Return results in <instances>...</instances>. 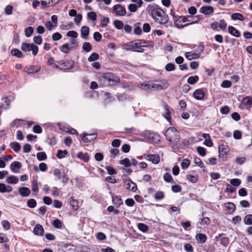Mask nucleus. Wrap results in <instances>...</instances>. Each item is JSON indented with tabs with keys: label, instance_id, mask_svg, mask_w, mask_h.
Masks as SVG:
<instances>
[{
	"label": "nucleus",
	"instance_id": "f257e3e1",
	"mask_svg": "<svg viewBox=\"0 0 252 252\" xmlns=\"http://www.w3.org/2000/svg\"><path fill=\"white\" fill-rule=\"evenodd\" d=\"M147 10L151 12V15L155 21L161 25H164L168 21V16L160 8L155 7L152 5H148Z\"/></svg>",
	"mask_w": 252,
	"mask_h": 252
},
{
	"label": "nucleus",
	"instance_id": "f03ea898",
	"mask_svg": "<svg viewBox=\"0 0 252 252\" xmlns=\"http://www.w3.org/2000/svg\"><path fill=\"white\" fill-rule=\"evenodd\" d=\"M120 81V79L111 72L104 73L99 78L100 85L104 87L115 85Z\"/></svg>",
	"mask_w": 252,
	"mask_h": 252
},
{
	"label": "nucleus",
	"instance_id": "7ed1b4c3",
	"mask_svg": "<svg viewBox=\"0 0 252 252\" xmlns=\"http://www.w3.org/2000/svg\"><path fill=\"white\" fill-rule=\"evenodd\" d=\"M165 136L171 145H176L180 141L179 132L175 127H169L165 132Z\"/></svg>",
	"mask_w": 252,
	"mask_h": 252
},
{
	"label": "nucleus",
	"instance_id": "20e7f679",
	"mask_svg": "<svg viewBox=\"0 0 252 252\" xmlns=\"http://www.w3.org/2000/svg\"><path fill=\"white\" fill-rule=\"evenodd\" d=\"M191 17V16L190 15L178 16L177 19L174 20V23L175 27L178 29H182L185 27L188 26L189 25L198 23V21L200 19L199 16H196L195 17L197 18V19L195 21L191 22L185 25H182L180 24L182 22L185 23L186 21H187L188 18Z\"/></svg>",
	"mask_w": 252,
	"mask_h": 252
},
{
	"label": "nucleus",
	"instance_id": "39448f33",
	"mask_svg": "<svg viewBox=\"0 0 252 252\" xmlns=\"http://www.w3.org/2000/svg\"><path fill=\"white\" fill-rule=\"evenodd\" d=\"M21 48L24 52L32 51V53L34 56L36 55L38 52V47L33 43H23Z\"/></svg>",
	"mask_w": 252,
	"mask_h": 252
},
{
	"label": "nucleus",
	"instance_id": "423d86ee",
	"mask_svg": "<svg viewBox=\"0 0 252 252\" xmlns=\"http://www.w3.org/2000/svg\"><path fill=\"white\" fill-rule=\"evenodd\" d=\"M81 137L84 142L89 143L96 139L97 134L95 133L92 134L83 133L81 134Z\"/></svg>",
	"mask_w": 252,
	"mask_h": 252
},
{
	"label": "nucleus",
	"instance_id": "0eeeda50",
	"mask_svg": "<svg viewBox=\"0 0 252 252\" xmlns=\"http://www.w3.org/2000/svg\"><path fill=\"white\" fill-rule=\"evenodd\" d=\"M113 9L117 15L125 16L126 14V8L121 4H117L115 5L113 7Z\"/></svg>",
	"mask_w": 252,
	"mask_h": 252
},
{
	"label": "nucleus",
	"instance_id": "6e6552de",
	"mask_svg": "<svg viewBox=\"0 0 252 252\" xmlns=\"http://www.w3.org/2000/svg\"><path fill=\"white\" fill-rule=\"evenodd\" d=\"M59 63L61 64L62 69H70L74 65V62L72 60L62 61L59 62Z\"/></svg>",
	"mask_w": 252,
	"mask_h": 252
},
{
	"label": "nucleus",
	"instance_id": "1a4fd4ad",
	"mask_svg": "<svg viewBox=\"0 0 252 252\" xmlns=\"http://www.w3.org/2000/svg\"><path fill=\"white\" fill-rule=\"evenodd\" d=\"M146 136L150 142L153 143H157L160 141L159 135L155 133L148 132L146 133Z\"/></svg>",
	"mask_w": 252,
	"mask_h": 252
},
{
	"label": "nucleus",
	"instance_id": "9d476101",
	"mask_svg": "<svg viewBox=\"0 0 252 252\" xmlns=\"http://www.w3.org/2000/svg\"><path fill=\"white\" fill-rule=\"evenodd\" d=\"M217 241H220V244L224 247H226L229 243V238L224 236V235L221 234L216 237Z\"/></svg>",
	"mask_w": 252,
	"mask_h": 252
},
{
	"label": "nucleus",
	"instance_id": "9b49d317",
	"mask_svg": "<svg viewBox=\"0 0 252 252\" xmlns=\"http://www.w3.org/2000/svg\"><path fill=\"white\" fill-rule=\"evenodd\" d=\"M80 32L81 38L85 40H88L90 32L89 27L87 26H84L81 28Z\"/></svg>",
	"mask_w": 252,
	"mask_h": 252
},
{
	"label": "nucleus",
	"instance_id": "f8f14e48",
	"mask_svg": "<svg viewBox=\"0 0 252 252\" xmlns=\"http://www.w3.org/2000/svg\"><path fill=\"white\" fill-rule=\"evenodd\" d=\"M125 183L126 184L127 186L126 188L133 191L135 192L137 190V186L136 185L133 183L130 179H126L125 180Z\"/></svg>",
	"mask_w": 252,
	"mask_h": 252
},
{
	"label": "nucleus",
	"instance_id": "ddd939ff",
	"mask_svg": "<svg viewBox=\"0 0 252 252\" xmlns=\"http://www.w3.org/2000/svg\"><path fill=\"white\" fill-rule=\"evenodd\" d=\"M24 70L25 72L29 74L35 73L37 72L40 70V67L38 66L30 65L26 66Z\"/></svg>",
	"mask_w": 252,
	"mask_h": 252
},
{
	"label": "nucleus",
	"instance_id": "4468645a",
	"mask_svg": "<svg viewBox=\"0 0 252 252\" xmlns=\"http://www.w3.org/2000/svg\"><path fill=\"white\" fill-rule=\"evenodd\" d=\"M148 41H146L143 39H138L134 41H132L129 43H127L126 44V46H132V47H137L138 45H141L142 44L148 43Z\"/></svg>",
	"mask_w": 252,
	"mask_h": 252
},
{
	"label": "nucleus",
	"instance_id": "2eb2a0df",
	"mask_svg": "<svg viewBox=\"0 0 252 252\" xmlns=\"http://www.w3.org/2000/svg\"><path fill=\"white\" fill-rule=\"evenodd\" d=\"M204 95L203 91L200 89L196 90L193 94V96L197 100H202Z\"/></svg>",
	"mask_w": 252,
	"mask_h": 252
},
{
	"label": "nucleus",
	"instance_id": "dca6fc26",
	"mask_svg": "<svg viewBox=\"0 0 252 252\" xmlns=\"http://www.w3.org/2000/svg\"><path fill=\"white\" fill-rule=\"evenodd\" d=\"M214 11V8L211 6H202L200 9V12L205 15H208L212 13Z\"/></svg>",
	"mask_w": 252,
	"mask_h": 252
},
{
	"label": "nucleus",
	"instance_id": "f3484780",
	"mask_svg": "<svg viewBox=\"0 0 252 252\" xmlns=\"http://www.w3.org/2000/svg\"><path fill=\"white\" fill-rule=\"evenodd\" d=\"M186 58L189 60L198 59L200 57V53H193L192 52H187L185 54Z\"/></svg>",
	"mask_w": 252,
	"mask_h": 252
},
{
	"label": "nucleus",
	"instance_id": "a211bd4d",
	"mask_svg": "<svg viewBox=\"0 0 252 252\" xmlns=\"http://www.w3.org/2000/svg\"><path fill=\"white\" fill-rule=\"evenodd\" d=\"M44 231L42 226L40 224H36L34 228L33 233L36 235L42 236Z\"/></svg>",
	"mask_w": 252,
	"mask_h": 252
},
{
	"label": "nucleus",
	"instance_id": "6ab92c4d",
	"mask_svg": "<svg viewBox=\"0 0 252 252\" xmlns=\"http://www.w3.org/2000/svg\"><path fill=\"white\" fill-rule=\"evenodd\" d=\"M219 150L220 157V156L224 157L227 155V153L229 151L228 148L227 146L224 145H220L219 146Z\"/></svg>",
	"mask_w": 252,
	"mask_h": 252
},
{
	"label": "nucleus",
	"instance_id": "aec40b11",
	"mask_svg": "<svg viewBox=\"0 0 252 252\" xmlns=\"http://www.w3.org/2000/svg\"><path fill=\"white\" fill-rule=\"evenodd\" d=\"M18 191L20 194L23 197L28 196L31 193L30 189L27 187H21Z\"/></svg>",
	"mask_w": 252,
	"mask_h": 252
},
{
	"label": "nucleus",
	"instance_id": "412c9836",
	"mask_svg": "<svg viewBox=\"0 0 252 252\" xmlns=\"http://www.w3.org/2000/svg\"><path fill=\"white\" fill-rule=\"evenodd\" d=\"M228 32L232 35L236 37L240 36V32L233 26H229L228 28Z\"/></svg>",
	"mask_w": 252,
	"mask_h": 252
},
{
	"label": "nucleus",
	"instance_id": "4be33fe9",
	"mask_svg": "<svg viewBox=\"0 0 252 252\" xmlns=\"http://www.w3.org/2000/svg\"><path fill=\"white\" fill-rule=\"evenodd\" d=\"M112 201L113 203L116 206V207H119L121 204H123V203L121 198L117 196H112Z\"/></svg>",
	"mask_w": 252,
	"mask_h": 252
},
{
	"label": "nucleus",
	"instance_id": "5701e85b",
	"mask_svg": "<svg viewBox=\"0 0 252 252\" xmlns=\"http://www.w3.org/2000/svg\"><path fill=\"white\" fill-rule=\"evenodd\" d=\"M225 206L227 208L228 213L229 214L233 213L236 209L235 205L232 202L225 203Z\"/></svg>",
	"mask_w": 252,
	"mask_h": 252
},
{
	"label": "nucleus",
	"instance_id": "b1692460",
	"mask_svg": "<svg viewBox=\"0 0 252 252\" xmlns=\"http://www.w3.org/2000/svg\"><path fill=\"white\" fill-rule=\"evenodd\" d=\"M195 238L198 241L200 242V243L202 244L204 243L207 240L206 235L202 233L197 234L196 235Z\"/></svg>",
	"mask_w": 252,
	"mask_h": 252
},
{
	"label": "nucleus",
	"instance_id": "393cba45",
	"mask_svg": "<svg viewBox=\"0 0 252 252\" xmlns=\"http://www.w3.org/2000/svg\"><path fill=\"white\" fill-rule=\"evenodd\" d=\"M231 19L233 20H240L243 21L244 20L245 18L243 15L239 13H234L231 15Z\"/></svg>",
	"mask_w": 252,
	"mask_h": 252
},
{
	"label": "nucleus",
	"instance_id": "a878e982",
	"mask_svg": "<svg viewBox=\"0 0 252 252\" xmlns=\"http://www.w3.org/2000/svg\"><path fill=\"white\" fill-rule=\"evenodd\" d=\"M243 104L247 106H252V97L251 96H246L242 100Z\"/></svg>",
	"mask_w": 252,
	"mask_h": 252
},
{
	"label": "nucleus",
	"instance_id": "bb28decb",
	"mask_svg": "<svg viewBox=\"0 0 252 252\" xmlns=\"http://www.w3.org/2000/svg\"><path fill=\"white\" fill-rule=\"evenodd\" d=\"M18 178L15 176H10L7 177L6 181L8 184H16L18 182Z\"/></svg>",
	"mask_w": 252,
	"mask_h": 252
},
{
	"label": "nucleus",
	"instance_id": "cd10ccee",
	"mask_svg": "<svg viewBox=\"0 0 252 252\" xmlns=\"http://www.w3.org/2000/svg\"><path fill=\"white\" fill-rule=\"evenodd\" d=\"M22 165L20 162L18 161H14L11 164V169L14 172H16V169H19L21 168Z\"/></svg>",
	"mask_w": 252,
	"mask_h": 252
},
{
	"label": "nucleus",
	"instance_id": "c85d7f7f",
	"mask_svg": "<svg viewBox=\"0 0 252 252\" xmlns=\"http://www.w3.org/2000/svg\"><path fill=\"white\" fill-rule=\"evenodd\" d=\"M94 156V158H103L102 154L100 153H96L95 154H89V153H83V158H90L91 157Z\"/></svg>",
	"mask_w": 252,
	"mask_h": 252
},
{
	"label": "nucleus",
	"instance_id": "c756f323",
	"mask_svg": "<svg viewBox=\"0 0 252 252\" xmlns=\"http://www.w3.org/2000/svg\"><path fill=\"white\" fill-rule=\"evenodd\" d=\"M129 48V50L139 53H143L144 51V49L142 48V46L140 45H138L137 47L127 46Z\"/></svg>",
	"mask_w": 252,
	"mask_h": 252
},
{
	"label": "nucleus",
	"instance_id": "7c9ffc66",
	"mask_svg": "<svg viewBox=\"0 0 252 252\" xmlns=\"http://www.w3.org/2000/svg\"><path fill=\"white\" fill-rule=\"evenodd\" d=\"M199 80V77L197 75L190 76L187 80V82L190 85L195 84Z\"/></svg>",
	"mask_w": 252,
	"mask_h": 252
},
{
	"label": "nucleus",
	"instance_id": "2f4dec72",
	"mask_svg": "<svg viewBox=\"0 0 252 252\" xmlns=\"http://www.w3.org/2000/svg\"><path fill=\"white\" fill-rule=\"evenodd\" d=\"M11 54L12 55L14 56L19 58L23 57L22 53L17 48L12 49L11 51Z\"/></svg>",
	"mask_w": 252,
	"mask_h": 252
},
{
	"label": "nucleus",
	"instance_id": "473e14b6",
	"mask_svg": "<svg viewBox=\"0 0 252 252\" xmlns=\"http://www.w3.org/2000/svg\"><path fill=\"white\" fill-rule=\"evenodd\" d=\"M10 147L15 152H18L21 150L20 144L16 142H12L10 144Z\"/></svg>",
	"mask_w": 252,
	"mask_h": 252
},
{
	"label": "nucleus",
	"instance_id": "72a5a7b5",
	"mask_svg": "<svg viewBox=\"0 0 252 252\" xmlns=\"http://www.w3.org/2000/svg\"><path fill=\"white\" fill-rule=\"evenodd\" d=\"M168 83L167 82H163L162 85L159 84H155L152 85L153 88H156L157 90H163L168 87Z\"/></svg>",
	"mask_w": 252,
	"mask_h": 252
},
{
	"label": "nucleus",
	"instance_id": "f704fd0d",
	"mask_svg": "<svg viewBox=\"0 0 252 252\" xmlns=\"http://www.w3.org/2000/svg\"><path fill=\"white\" fill-rule=\"evenodd\" d=\"M244 222L245 224L247 225L252 224V215L249 214L246 215L244 218Z\"/></svg>",
	"mask_w": 252,
	"mask_h": 252
},
{
	"label": "nucleus",
	"instance_id": "c9c22d12",
	"mask_svg": "<svg viewBox=\"0 0 252 252\" xmlns=\"http://www.w3.org/2000/svg\"><path fill=\"white\" fill-rule=\"evenodd\" d=\"M138 228L142 232H146L148 230V226L143 223H139L137 225Z\"/></svg>",
	"mask_w": 252,
	"mask_h": 252
},
{
	"label": "nucleus",
	"instance_id": "e433bc0d",
	"mask_svg": "<svg viewBox=\"0 0 252 252\" xmlns=\"http://www.w3.org/2000/svg\"><path fill=\"white\" fill-rule=\"evenodd\" d=\"M99 58V55L96 53H93L91 54L88 59L89 62L96 61Z\"/></svg>",
	"mask_w": 252,
	"mask_h": 252
},
{
	"label": "nucleus",
	"instance_id": "4c0bfd02",
	"mask_svg": "<svg viewBox=\"0 0 252 252\" xmlns=\"http://www.w3.org/2000/svg\"><path fill=\"white\" fill-rule=\"evenodd\" d=\"M135 29H134L133 32L135 34L140 35L142 33V30L140 26V23H137L135 25Z\"/></svg>",
	"mask_w": 252,
	"mask_h": 252
},
{
	"label": "nucleus",
	"instance_id": "58836bf2",
	"mask_svg": "<svg viewBox=\"0 0 252 252\" xmlns=\"http://www.w3.org/2000/svg\"><path fill=\"white\" fill-rule=\"evenodd\" d=\"M82 48L87 52H89L91 51L92 47L89 42H85L83 44Z\"/></svg>",
	"mask_w": 252,
	"mask_h": 252
},
{
	"label": "nucleus",
	"instance_id": "ea45409f",
	"mask_svg": "<svg viewBox=\"0 0 252 252\" xmlns=\"http://www.w3.org/2000/svg\"><path fill=\"white\" fill-rule=\"evenodd\" d=\"M27 206L30 208H33L36 206V201L34 199H30L27 201Z\"/></svg>",
	"mask_w": 252,
	"mask_h": 252
},
{
	"label": "nucleus",
	"instance_id": "a19ab883",
	"mask_svg": "<svg viewBox=\"0 0 252 252\" xmlns=\"http://www.w3.org/2000/svg\"><path fill=\"white\" fill-rule=\"evenodd\" d=\"M53 225L56 228H61L62 226V222L59 219L55 220L52 222Z\"/></svg>",
	"mask_w": 252,
	"mask_h": 252
},
{
	"label": "nucleus",
	"instance_id": "79ce46f5",
	"mask_svg": "<svg viewBox=\"0 0 252 252\" xmlns=\"http://www.w3.org/2000/svg\"><path fill=\"white\" fill-rule=\"evenodd\" d=\"M114 25L118 30H121L124 26L123 23L120 20H116L114 21Z\"/></svg>",
	"mask_w": 252,
	"mask_h": 252
},
{
	"label": "nucleus",
	"instance_id": "37998d69",
	"mask_svg": "<svg viewBox=\"0 0 252 252\" xmlns=\"http://www.w3.org/2000/svg\"><path fill=\"white\" fill-rule=\"evenodd\" d=\"M165 195L163 192L161 191H158L155 195V198L156 200H161L164 198Z\"/></svg>",
	"mask_w": 252,
	"mask_h": 252
},
{
	"label": "nucleus",
	"instance_id": "c03bdc74",
	"mask_svg": "<svg viewBox=\"0 0 252 252\" xmlns=\"http://www.w3.org/2000/svg\"><path fill=\"white\" fill-rule=\"evenodd\" d=\"M190 164V161L188 158H184L182 162L181 166L184 169H187Z\"/></svg>",
	"mask_w": 252,
	"mask_h": 252
},
{
	"label": "nucleus",
	"instance_id": "a18cd8bd",
	"mask_svg": "<svg viewBox=\"0 0 252 252\" xmlns=\"http://www.w3.org/2000/svg\"><path fill=\"white\" fill-rule=\"evenodd\" d=\"M87 16L88 19L92 20L93 21H95L96 19V14L94 11H91L88 13Z\"/></svg>",
	"mask_w": 252,
	"mask_h": 252
},
{
	"label": "nucleus",
	"instance_id": "49530a36",
	"mask_svg": "<svg viewBox=\"0 0 252 252\" xmlns=\"http://www.w3.org/2000/svg\"><path fill=\"white\" fill-rule=\"evenodd\" d=\"M32 191L37 192L38 191V182L37 180H33L32 185Z\"/></svg>",
	"mask_w": 252,
	"mask_h": 252
},
{
	"label": "nucleus",
	"instance_id": "de8ad7c7",
	"mask_svg": "<svg viewBox=\"0 0 252 252\" xmlns=\"http://www.w3.org/2000/svg\"><path fill=\"white\" fill-rule=\"evenodd\" d=\"M210 219L208 217H204L202 219H199V222L201 224V225H208L209 223H210Z\"/></svg>",
	"mask_w": 252,
	"mask_h": 252
},
{
	"label": "nucleus",
	"instance_id": "09e8293b",
	"mask_svg": "<svg viewBox=\"0 0 252 252\" xmlns=\"http://www.w3.org/2000/svg\"><path fill=\"white\" fill-rule=\"evenodd\" d=\"M70 48H69V45L68 43L63 45L61 47V50L62 52L67 54L69 52V50Z\"/></svg>",
	"mask_w": 252,
	"mask_h": 252
},
{
	"label": "nucleus",
	"instance_id": "8fccbe9b",
	"mask_svg": "<svg viewBox=\"0 0 252 252\" xmlns=\"http://www.w3.org/2000/svg\"><path fill=\"white\" fill-rule=\"evenodd\" d=\"M70 205L72 206V208L77 210L78 208V201L73 199L72 197H71V200L70 201Z\"/></svg>",
	"mask_w": 252,
	"mask_h": 252
},
{
	"label": "nucleus",
	"instance_id": "3c124183",
	"mask_svg": "<svg viewBox=\"0 0 252 252\" xmlns=\"http://www.w3.org/2000/svg\"><path fill=\"white\" fill-rule=\"evenodd\" d=\"M33 32V29L32 27H29L25 29V35L27 37L31 36Z\"/></svg>",
	"mask_w": 252,
	"mask_h": 252
},
{
	"label": "nucleus",
	"instance_id": "603ef678",
	"mask_svg": "<svg viewBox=\"0 0 252 252\" xmlns=\"http://www.w3.org/2000/svg\"><path fill=\"white\" fill-rule=\"evenodd\" d=\"M232 86L231 82L229 80H224L222 81L221 86L222 88H230Z\"/></svg>",
	"mask_w": 252,
	"mask_h": 252
},
{
	"label": "nucleus",
	"instance_id": "864d4df0",
	"mask_svg": "<svg viewBox=\"0 0 252 252\" xmlns=\"http://www.w3.org/2000/svg\"><path fill=\"white\" fill-rule=\"evenodd\" d=\"M13 7L10 5H7L4 9V12L6 15H11L12 14Z\"/></svg>",
	"mask_w": 252,
	"mask_h": 252
},
{
	"label": "nucleus",
	"instance_id": "5fc2aeb1",
	"mask_svg": "<svg viewBox=\"0 0 252 252\" xmlns=\"http://www.w3.org/2000/svg\"><path fill=\"white\" fill-rule=\"evenodd\" d=\"M164 109L166 111V113L165 114H163V116L164 118H165L166 119H167L168 121L171 119L170 117V111L168 109V106L166 104L164 105Z\"/></svg>",
	"mask_w": 252,
	"mask_h": 252
},
{
	"label": "nucleus",
	"instance_id": "6e6d98bb",
	"mask_svg": "<svg viewBox=\"0 0 252 252\" xmlns=\"http://www.w3.org/2000/svg\"><path fill=\"white\" fill-rule=\"evenodd\" d=\"M241 183V181L239 179H231L230 181L231 185L234 187L239 186L240 185Z\"/></svg>",
	"mask_w": 252,
	"mask_h": 252
},
{
	"label": "nucleus",
	"instance_id": "4d7b16f0",
	"mask_svg": "<svg viewBox=\"0 0 252 252\" xmlns=\"http://www.w3.org/2000/svg\"><path fill=\"white\" fill-rule=\"evenodd\" d=\"M120 163L125 165V167H129L131 165L128 158H124L120 160Z\"/></svg>",
	"mask_w": 252,
	"mask_h": 252
},
{
	"label": "nucleus",
	"instance_id": "13d9d810",
	"mask_svg": "<svg viewBox=\"0 0 252 252\" xmlns=\"http://www.w3.org/2000/svg\"><path fill=\"white\" fill-rule=\"evenodd\" d=\"M109 22V19L107 17H104L100 21V26L102 27H105L107 26Z\"/></svg>",
	"mask_w": 252,
	"mask_h": 252
},
{
	"label": "nucleus",
	"instance_id": "bf43d9fd",
	"mask_svg": "<svg viewBox=\"0 0 252 252\" xmlns=\"http://www.w3.org/2000/svg\"><path fill=\"white\" fill-rule=\"evenodd\" d=\"M197 152L202 157H204L206 155V150L204 148L198 147L197 148Z\"/></svg>",
	"mask_w": 252,
	"mask_h": 252
},
{
	"label": "nucleus",
	"instance_id": "052dcab7",
	"mask_svg": "<svg viewBox=\"0 0 252 252\" xmlns=\"http://www.w3.org/2000/svg\"><path fill=\"white\" fill-rule=\"evenodd\" d=\"M94 38L96 41L99 42L101 40L102 35L99 32H95L94 33Z\"/></svg>",
	"mask_w": 252,
	"mask_h": 252
},
{
	"label": "nucleus",
	"instance_id": "680f3d73",
	"mask_svg": "<svg viewBox=\"0 0 252 252\" xmlns=\"http://www.w3.org/2000/svg\"><path fill=\"white\" fill-rule=\"evenodd\" d=\"M32 149V147L29 143L25 144L23 148V151L24 153H29Z\"/></svg>",
	"mask_w": 252,
	"mask_h": 252
},
{
	"label": "nucleus",
	"instance_id": "e2e57ef3",
	"mask_svg": "<svg viewBox=\"0 0 252 252\" xmlns=\"http://www.w3.org/2000/svg\"><path fill=\"white\" fill-rule=\"evenodd\" d=\"M66 35L68 37H71L73 38H77L78 37V33L75 31H70L67 32Z\"/></svg>",
	"mask_w": 252,
	"mask_h": 252
},
{
	"label": "nucleus",
	"instance_id": "0e129e2a",
	"mask_svg": "<svg viewBox=\"0 0 252 252\" xmlns=\"http://www.w3.org/2000/svg\"><path fill=\"white\" fill-rule=\"evenodd\" d=\"M117 98H118V99L120 101H124L125 100L128 99L129 98V97L126 94L123 93L122 94H120L118 95L117 96Z\"/></svg>",
	"mask_w": 252,
	"mask_h": 252
},
{
	"label": "nucleus",
	"instance_id": "69168bd1",
	"mask_svg": "<svg viewBox=\"0 0 252 252\" xmlns=\"http://www.w3.org/2000/svg\"><path fill=\"white\" fill-rule=\"evenodd\" d=\"M165 69L167 71H172L175 69V65L172 63H168L165 65Z\"/></svg>",
	"mask_w": 252,
	"mask_h": 252
},
{
	"label": "nucleus",
	"instance_id": "338daca9",
	"mask_svg": "<svg viewBox=\"0 0 252 252\" xmlns=\"http://www.w3.org/2000/svg\"><path fill=\"white\" fill-rule=\"evenodd\" d=\"M33 131L36 133H41L42 131V129L39 125H36L33 126Z\"/></svg>",
	"mask_w": 252,
	"mask_h": 252
},
{
	"label": "nucleus",
	"instance_id": "774afa93",
	"mask_svg": "<svg viewBox=\"0 0 252 252\" xmlns=\"http://www.w3.org/2000/svg\"><path fill=\"white\" fill-rule=\"evenodd\" d=\"M62 37V35L59 32H55L52 35L53 40L54 41H58L61 39Z\"/></svg>",
	"mask_w": 252,
	"mask_h": 252
}]
</instances>
